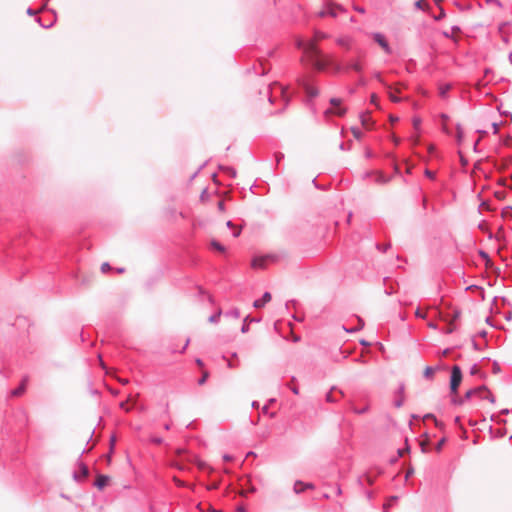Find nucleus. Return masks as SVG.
Segmentation results:
<instances>
[{
  "label": "nucleus",
  "mask_w": 512,
  "mask_h": 512,
  "mask_svg": "<svg viewBox=\"0 0 512 512\" xmlns=\"http://www.w3.org/2000/svg\"><path fill=\"white\" fill-rule=\"evenodd\" d=\"M312 57L319 69H324L325 67L329 66L332 68L334 73L345 72V66L343 64L327 57L317 47L312 48Z\"/></svg>",
  "instance_id": "nucleus-1"
},
{
  "label": "nucleus",
  "mask_w": 512,
  "mask_h": 512,
  "mask_svg": "<svg viewBox=\"0 0 512 512\" xmlns=\"http://www.w3.org/2000/svg\"><path fill=\"white\" fill-rule=\"evenodd\" d=\"M463 374L461 367L459 365H454L451 368L450 382H449V390L451 395H457L459 386L462 382Z\"/></svg>",
  "instance_id": "nucleus-2"
},
{
  "label": "nucleus",
  "mask_w": 512,
  "mask_h": 512,
  "mask_svg": "<svg viewBox=\"0 0 512 512\" xmlns=\"http://www.w3.org/2000/svg\"><path fill=\"white\" fill-rule=\"evenodd\" d=\"M481 390H488V387L486 385H481L479 387L469 389L462 397L452 395L451 404L455 406H462L466 401L470 400L473 395L480 393Z\"/></svg>",
  "instance_id": "nucleus-3"
},
{
  "label": "nucleus",
  "mask_w": 512,
  "mask_h": 512,
  "mask_svg": "<svg viewBox=\"0 0 512 512\" xmlns=\"http://www.w3.org/2000/svg\"><path fill=\"white\" fill-rule=\"evenodd\" d=\"M342 100L340 98L333 97L329 100V103L334 106V108H328L325 110L324 114L329 115L333 114L339 117H342L346 114V108L341 107Z\"/></svg>",
  "instance_id": "nucleus-4"
},
{
  "label": "nucleus",
  "mask_w": 512,
  "mask_h": 512,
  "mask_svg": "<svg viewBox=\"0 0 512 512\" xmlns=\"http://www.w3.org/2000/svg\"><path fill=\"white\" fill-rule=\"evenodd\" d=\"M372 38L374 42L377 43L387 55L392 54L391 46L383 33L374 32L372 33Z\"/></svg>",
  "instance_id": "nucleus-5"
},
{
  "label": "nucleus",
  "mask_w": 512,
  "mask_h": 512,
  "mask_svg": "<svg viewBox=\"0 0 512 512\" xmlns=\"http://www.w3.org/2000/svg\"><path fill=\"white\" fill-rule=\"evenodd\" d=\"M299 85L302 87L304 92L308 97V101H311L313 98H316L319 95V90L317 87L311 86L307 80L300 79Z\"/></svg>",
  "instance_id": "nucleus-6"
},
{
  "label": "nucleus",
  "mask_w": 512,
  "mask_h": 512,
  "mask_svg": "<svg viewBox=\"0 0 512 512\" xmlns=\"http://www.w3.org/2000/svg\"><path fill=\"white\" fill-rule=\"evenodd\" d=\"M28 381H29V377L27 375L24 376L22 378L19 386L16 387L15 389L11 390V392H10L11 396L19 397V396L23 395L24 392L26 391Z\"/></svg>",
  "instance_id": "nucleus-7"
},
{
  "label": "nucleus",
  "mask_w": 512,
  "mask_h": 512,
  "mask_svg": "<svg viewBox=\"0 0 512 512\" xmlns=\"http://www.w3.org/2000/svg\"><path fill=\"white\" fill-rule=\"evenodd\" d=\"M404 391L405 385L404 383H400L398 389L396 390L397 398L394 400V406L396 408H401L404 404Z\"/></svg>",
  "instance_id": "nucleus-8"
},
{
  "label": "nucleus",
  "mask_w": 512,
  "mask_h": 512,
  "mask_svg": "<svg viewBox=\"0 0 512 512\" xmlns=\"http://www.w3.org/2000/svg\"><path fill=\"white\" fill-rule=\"evenodd\" d=\"M272 298V295L270 292L266 291L263 293L262 297L260 299H256L253 302V307L256 309L264 307L268 302H270Z\"/></svg>",
  "instance_id": "nucleus-9"
},
{
  "label": "nucleus",
  "mask_w": 512,
  "mask_h": 512,
  "mask_svg": "<svg viewBox=\"0 0 512 512\" xmlns=\"http://www.w3.org/2000/svg\"><path fill=\"white\" fill-rule=\"evenodd\" d=\"M109 481L110 477L108 475L99 474L94 481V486L101 491L108 485Z\"/></svg>",
  "instance_id": "nucleus-10"
},
{
  "label": "nucleus",
  "mask_w": 512,
  "mask_h": 512,
  "mask_svg": "<svg viewBox=\"0 0 512 512\" xmlns=\"http://www.w3.org/2000/svg\"><path fill=\"white\" fill-rule=\"evenodd\" d=\"M261 321V318H257V317H252L250 315H247L244 319H243V323H242V326H241V332L243 334L247 333L250 329V327L248 326V322H260Z\"/></svg>",
  "instance_id": "nucleus-11"
},
{
  "label": "nucleus",
  "mask_w": 512,
  "mask_h": 512,
  "mask_svg": "<svg viewBox=\"0 0 512 512\" xmlns=\"http://www.w3.org/2000/svg\"><path fill=\"white\" fill-rule=\"evenodd\" d=\"M344 66H345V72L353 70L357 73H361L363 70L361 63L358 61L349 62V63L345 64Z\"/></svg>",
  "instance_id": "nucleus-12"
},
{
  "label": "nucleus",
  "mask_w": 512,
  "mask_h": 512,
  "mask_svg": "<svg viewBox=\"0 0 512 512\" xmlns=\"http://www.w3.org/2000/svg\"><path fill=\"white\" fill-rule=\"evenodd\" d=\"M83 453H84V450L82 451V453H81V454H83ZM81 456H82V455H80V456H79V458H81ZM77 464H78V467H79V469H80V473H79V474H80V475L82 476V478L84 479L85 477H87V476L89 475V468H88V466H87L84 462H82L80 459H78Z\"/></svg>",
  "instance_id": "nucleus-13"
},
{
  "label": "nucleus",
  "mask_w": 512,
  "mask_h": 512,
  "mask_svg": "<svg viewBox=\"0 0 512 512\" xmlns=\"http://www.w3.org/2000/svg\"><path fill=\"white\" fill-rule=\"evenodd\" d=\"M210 246L212 249H214L220 253H224L226 251V247L216 239L211 240Z\"/></svg>",
  "instance_id": "nucleus-14"
},
{
  "label": "nucleus",
  "mask_w": 512,
  "mask_h": 512,
  "mask_svg": "<svg viewBox=\"0 0 512 512\" xmlns=\"http://www.w3.org/2000/svg\"><path fill=\"white\" fill-rule=\"evenodd\" d=\"M424 419H432L435 423V426L437 428H439L440 430H443L445 425L443 422L439 421L434 414L432 413H427L425 416H424Z\"/></svg>",
  "instance_id": "nucleus-15"
},
{
  "label": "nucleus",
  "mask_w": 512,
  "mask_h": 512,
  "mask_svg": "<svg viewBox=\"0 0 512 512\" xmlns=\"http://www.w3.org/2000/svg\"><path fill=\"white\" fill-rule=\"evenodd\" d=\"M337 391L340 396L343 395L341 390H337L336 387H332L331 390L326 394V401L330 403H334L337 399L333 396V392Z\"/></svg>",
  "instance_id": "nucleus-16"
},
{
  "label": "nucleus",
  "mask_w": 512,
  "mask_h": 512,
  "mask_svg": "<svg viewBox=\"0 0 512 512\" xmlns=\"http://www.w3.org/2000/svg\"><path fill=\"white\" fill-rule=\"evenodd\" d=\"M435 370H436V368H434L432 366H426L423 371V377L427 380L433 379Z\"/></svg>",
  "instance_id": "nucleus-17"
},
{
  "label": "nucleus",
  "mask_w": 512,
  "mask_h": 512,
  "mask_svg": "<svg viewBox=\"0 0 512 512\" xmlns=\"http://www.w3.org/2000/svg\"><path fill=\"white\" fill-rule=\"evenodd\" d=\"M304 485V482L301 481V480H297L295 481L294 485H293V491L295 494H301L303 493L306 489L303 487Z\"/></svg>",
  "instance_id": "nucleus-18"
},
{
  "label": "nucleus",
  "mask_w": 512,
  "mask_h": 512,
  "mask_svg": "<svg viewBox=\"0 0 512 512\" xmlns=\"http://www.w3.org/2000/svg\"><path fill=\"white\" fill-rule=\"evenodd\" d=\"M252 267L253 268H264L265 267V259L259 258V257L253 258Z\"/></svg>",
  "instance_id": "nucleus-19"
},
{
  "label": "nucleus",
  "mask_w": 512,
  "mask_h": 512,
  "mask_svg": "<svg viewBox=\"0 0 512 512\" xmlns=\"http://www.w3.org/2000/svg\"><path fill=\"white\" fill-rule=\"evenodd\" d=\"M218 168L220 170L225 171L226 173H228L232 178H235L236 175H237L236 170L233 167L219 165Z\"/></svg>",
  "instance_id": "nucleus-20"
},
{
  "label": "nucleus",
  "mask_w": 512,
  "mask_h": 512,
  "mask_svg": "<svg viewBox=\"0 0 512 512\" xmlns=\"http://www.w3.org/2000/svg\"><path fill=\"white\" fill-rule=\"evenodd\" d=\"M224 315L226 317L239 318L240 317V310L238 308L234 307V308L226 311Z\"/></svg>",
  "instance_id": "nucleus-21"
},
{
  "label": "nucleus",
  "mask_w": 512,
  "mask_h": 512,
  "mask_svg": "<svg viewBox=\"0 0 512 512\" xmlns=\"http://www.w3.org/2000/svg\"><path fill=\"white\" fill-rule=\"evenodd\" d=\"M318 15L320 17H326V16H332V17H336V13L334 11L333 8H327V9H323L321 10Z\"/></svg>",
  "instance_id": "nucleus-22"
},
{
  "label": "nucleus",
  "mask_w": 512,
  "mask_h": 512,
  "mask_svg": "<svg viewBox=\"0 0 512 512\" xmlns=\"http://www.w3.org/2000/svg\"><path fill=\"white\" fill-rule=\"evenodd\" d=\"M221 315H222V311L218 310L217 312L210 315V317L208 318V321L210 323L216 324L219 322Z\"/></svg>",
  "instance_id": "nucleus-23"
},
{
  "label": "nucleus",
  "mask_w": 512,
  "mask_h": 512,
  "mask_svg": "<svg viewBox=\"0 0 512 512\" xmlns=\"http://www.w3.org/2000/svg\"><path fill=\"white\" fill-rule=\"evenodd\" d=\"M456 131H457V135H456L457 142L460 144L464 137V131H463V128L460 123L456 124Z\"/></svg>",
  "instance_id": "nucleus-24"
},
{
  "label": "nucleus",
  "mask_w": 512,
  "mask_h": 512,
  "mask_svg": "<svg viewBox=\"0 0 512 512\" xmlns=\"http://www.w3.org/2000/svg\"><path fill=\"white\" fill-rule=\"evenodd\" d=\"M259 65L261 67V70L259 71L256 66L253 67L256 74L264 76L268 73L269 69L264 66V63L262 61L259 62Z\"/></svg>",
  "instance_id": "nucleus-25"
},
{
  "label": "nucleus",
  "mask_w": 512,
  "mask_h": 512,
  "mask_svg": "<svg viewBox=\"0 0 512 512\" xmlns=\"http://www.w3.org/2000/svg\"><path fill=\"white\" fill-rule=\"evenodd\" d=\"M451 89V85L450 84H445L443 86L440 87V91H439V94L442 98H445L449 92V90Z\"/></svg>",
  "instance_id": "nucleus-26"
},
{
  "label": "nucleus",
  "mask_w": 512,
  "mask_h": 512,
  "mask_svg": "<svg viewBox=\"0 0 512 512\" xmlns=\"http://www.w3.org/2000/svg\"><path fill=\"white\" fill-rule=\"evenodd\" d=\"M461 316V310L459 308H452L451 314H449V317H451L452 320H457Z\"/></svg>",
  "instance_id": "nucleus-27"
},
{
  "label": "nucleus",
  "mask_w": 512,
  "mask_h": 512,
  "mask_svg": "<svg viewBox=\"0 0 512 512\" xmlns=\"http://www.w3.org/2000/svg\"><path fill=\"white\" fill-rule=\"evenodd\" d=\"M35 21L42 27V28H45V29H48V28H51L54 24L55 21H52L50 23H44L42 21V19L40 17H36L35 18Z\"/></svg>",
  "instance_id": "nucleus-28"
},
{
  "label": "nucleus",
  "mask_w": 512,
  "mask_h": 512,
  "mask_svg": "<svg viewBox=\"0 0 512 512\" xmlns=\"http://www.w3.org/2000/svg\"><path fill=\"white\" fill-rule=\"evenodd\" d=\"M410 452V446L408 444V440L406 439V447L405 448H399L397 450L398 457H403L405 453Z\"/></svg>",
  "instance_id": "nucleus-29"
},
{
  "label": "nucleus",
  "mask_w": 512,
  "mask_h": 512,
  "mask_svg": "<svg viewBox=\"0 0 512 512\" xmlns=\"http://www.w3.org/2000/svg\"><path fill=\"white\" fill-rule=\"evenodd\" d=\"M351 132L355 139L360 140L362 138V131L358 127H352Z\"/></svg>",
  "instance_id": "nucleus-30"
},
{
  "label": "nucleus",
  "mask_w": 512,
  "mask_h": 512,
  "mask_svg": "<svg viewBox=\"0 0 512 512\" xmlns=\"http://www.w3.org/2000/svg\"><path fill=\"white\" fill-rule=\"evenodd\" d=\"M359 117H360V122H361L362 126H364L366 128H370V122H369V119L366 117V115L364 113H361Z\"/></svg>",
  "instance_id": "nucleus-31"
},
{
  "label": "nucleus",
  "mask_w": 512,
  "mask_h": 512,
  "mask_svg": "<svg viewBox=\"0 0 512 512\" xmlns=\"http://www.w3.org/2000/svg\"><path fill=\"white\" fill-rule=\"evenodd\" d=\"M478 254H479L480 258L482 260H484L486 263L491 262V258H490L489 254L486 251L479 250Z\"/></svg>",
  "instance_id": "nucleus-32"
},
{
  "label": "nucleus",
  "mask_w": 512,
  "mask_h": 512,
  "mask_svg": "<svg viewBox=\"0 0 512 512\" xmlns=\"http://www.w3.org/2000/svg\"><path fill=\"white\" fill-rule=\"evenodd\" d=\"M488 394L486 396H481L482 399L488 400L490 403H495L496 398L495 396L488 390H485Z\"/></svg>",
  "instance_id": "nucleus-33"
},
{
  "label": "nucleus",
  "mask_w": 512,
  "mask_h": 512,
  "mask_svg": "<svg viewBox=\"0 0 512 512\" xmlns=\"http://www.w3.org/2000/svg\"><path fill=\"white\" fill-rule=\"evenodd\" d=\"M446 441H447V438H446V437H442V438L438 441V443L436 444V446H435V450H436L437 452H440V451L442 450L443 445L446 443Z\"/></svg>",
  "instance_id": "nucleus-34"
},
{
  "label": "nucleus",
  "mask_w": 512,
  "mask_h": 512,
  "mask_svg": "<svg viewBox=\"0 0 512 512\" xmlns=\"http://www.w3.org/2000/svg\"><path fill=\"white\" fill-rule=\"evenodd\" d=\"M362 479H364L367 482V484H369V485H372L374 483V478L372 476H370L369 474H364L363 476H361L359 478V481L361 482Z\"/></svg>",
  "instance_id": "nucleus-35"
},
{
  "label": "nucleus",
  "mask_w": 512,
  "mask_h": 512,
  "mask_svg": "<svg viewBox=\"0 0 512 512\" xmlns=\"http://www.w3.org/2000/svg\"><path fill=\"white\" fill-rule=\"evenodd\" d=\"M446 16V12L443 7H440V12L438 15L434 16L435 21H441Z\"/></svg>",
  "instance_id": "nucleus-36"
},
{
  "label": "nucleus",
  "mask_w": 512,
  "mask_h": 512,
  "mask_svg": "<svg viewBox=\"0 0 512 512\" xmlns=\"http://www.w3.org/2000/svg\"><path fill=\"white\" fill-rule=\"evenodd\" d=\"M209 199L208 189L204 188L200 194V201L205 202Z\"/></svg>",
  "instance_id": "nucleus-37"
},
{
  "label": "nucleus",
  "mask_w": 512,
  "mask_h": 512,
  "mask_svg": "<svg viewBox=\"0 0 512 512\" xmlns=\"http://www.w3.org/2000/svg\"><path fill=\"white\" fill-rule=\"evenodd\" d=\"M412 122H413V127H414V129H415V130H418V129L420 128V125H421V123H422V120H421V118H420V117L415 116V117L413 118V121H412Z\"/></svg>",
  "instance_id": "nucleus-38"
},
{
  "label": "nucleus",
  "mask_w": 512,
  "mask_h": 512,
  "mask_svg": "<svg viewBox=\"0 0 512 512\" xmlns=\"http://www.w3.org/2000/svg\"><path fill=\"white\" fill-rule=\"evenodd\" d=\"M442 36L446 39H451V40L457 42V38L453 36V33H450L448 31H442Z\"/></svg>",
  "instance_id": "nucleus-39"
},
{
  "label": "nucleus",
  "mask_w": 512,
  "mask_h": 512,
  "mask_svg": "<svg viewBox=\"0 0 512 512\" xmlns=\"http://www.w3.org/2000/svg\"><path fill=\"white\" fill-rule=\"evenodd\" d=\"M389 180H390V178H388V177H387V176H385L384 174H380V175L377 177V182H378V183L385 184V183H387Z\"/></svg>",
  "instance_id": "nucleus-40"
},
{
  "label": "nucleus",
  "mask_w": 512,
  "mask_h": 512,
  "mask_svg": "<svg viewBox=\"0 0 512 512\" xmlns=\"http://www.w3.org/2000/svg\"><path fill=\"white\" fill-rule=\"evenodd\" d=\"M208 377H209L208 372L203 373V375L198 379V384L199 385L205 384V382L207 381Z\"/></svg>",
  "instance_id": "nucleus-41"
},
{
  "label": "nucleus",
  "mask_w": 512,
  "mask_h": 512,
  "mask_svg": "<svg viewBox=\"0 0 512 512\" xmlns=\"http://www.w3.org/2000/svg\"><path fill=\"white\" fill-rule=\"evenodd\" d=\"M207 162H204L202 165L199 166V168L197 169L196 172H194L191 177H190V181H193L195 179V177L198 175V173L206 166Z\"/></svg>",
  "instance_id": "nucleus-42"
},
{
  "label": "nucleus",
  "mask_w": 512,
  "mask_h": 512,
  "mask_svg": "<svg viewBox=\"0 0 512 512\" xmlns=\"http://www.w3.org/2000/svg\"><path fill=\"white\" fill-rule=\"evenodd\" d=\"M110 270H111V265H110L108 262H103V263L101 264V271H102L103 273H106V272H108V271H110Z\"/></svg>",
  "instance_id": "nucleus-43"
},
{
  "label": "nucleus",
  "mask_w": 512,
  "mask_h": 512,
  "mask_svg": "<svg viewBox=\"0 0 512 512\" xmlns=\"http://www.w3.org/2000/svg\"><path fill=\"white\" fill-rule=\"evenodd\" d=\"M500 371H501V368H500L499 363L497 361H494L493 366H492V372L494 374H498V373H500Z\"/></svg>",
  "instance_id": "nucleus-44"
},
{
  "label": "nucleus",
  "mask_w": 512,
  "mask_h": 512,
  "mask_svg": "<svg viewBox=\"0 0 512 512\" xmlns=\"http://www.w3.org/2000/svg\"><path fill=\"white\" fill-rule=\"evenodd\" d=\"M375 246H376L377 250L382 251V252H386L387 249L391 247L390 244H387V245L383 246V245H381L379 243H376Z\"/></svg>",
  "instance_id": "nucleus-45"
},
{
  "label": "nucleus",
  "mask_w": 512,
  "mask_h": 512,
  "mask_svg": "<svg viewBox=\"0 0 512 512\" xmlns=\"http://www.w3.org/2000/svg\"><path fill=\"white\" fill-rule=\"evenodd\" d=\"M509 183H510V177H508V178H501L499 180V184L504 186V187H509L510 186Z\"/></svg>",
  "instance_id": "nucleus-46"
},
{
  "label": "nucleus",
  "mask_w": 512,
  "mask_h": 512,
  "mask_svg": "<svg viewBox=\"0 0 512 512\" xmlns=\"http://www.w3.org/2000/svg\"><path fill=\"white\" fill-rule=\"evenodd\" d=\"M115 441H116V437L114 435H112L110 437V453H109V456L113 453L114 451V445H115Z\"/></svg>",
  "instance_id": "nucleus-47"
},
{
  "label": "nucleus",
  "mask_w": 512,
  "mask_h": 512,
  "mask_svg": "<svg viewBox=\"0 0 512 512\" xmlns=\"http://www.w3.org/2000/svg\"><path fill=\"white\" fill-rule=\"evenodd\" d=\"M284 159V154L281 153V152H277L275 154V160H276V164L279 165L280 162Z\"/></svg>",
  "instance_id": "nucleus-48"
},
{
  "label": "nucleus",
  "mask_w": 512,
  "mask_h": 512,
  "mask_svg": "<svg viewBox=\"0 0 512 512\" xmlns=\"http://www.w3.org/2000/svg\"><path fill=\"white\" fill-rule=\"evenodd\" d=\"M424 175L429 178V179H435V173L429 169H426L425 172H424Z\"/></svg>",
  "instance_id": "nucleus-49"
},
{
  "label": "nucleus",
  "mask_w": 512,
  "mask_h": 512,
  "mask_svg": "<svg viewBox=\"0 0 512 512\" xmlns=\"http://www.w3.org/2000/svg\"><path fill=\"white\" fill-rule=\"evenodd\" d=\"M506 434V430L505 429H499L497 430V432L495 433L494 437L495 438H502L504 437Z\"/></svg>",
  "instance_id": "nucleus-50"
},
{
  "label": "nucleus",
  "mask_w": 512,
  "mask_h": 512,
  "mask_svg": "<svg viewBox=\"0 0 512 512\" xmlns=\"http://www.w3.org/2000/svg\"><path fill=\"white\" fill-rule=\"evenodd\" d=\"M151 442L155 444H161L163 443V438L160 436H153L151 437Z\"/></svg>",
  "instance_id": "nucleus-51"
},
{
  "label": "nucleus",
  "mask_w": 512,
  "mask_h": 512,
  "mask_svg": "<svg viewBox=\"0 0 512 512\" xmlns=\"http://www.w3.org/2000/svg\"><path fill=\"white\" fill-rule=\"evenodd\" d=\"M485 2L487 4H494V5H496L499 8L502 7V2L500 0H485Z\"/></svg>",
  "instance_id": "nucleus-52"
},
{
  "label": "nucleus",
  "mask_w": 512,
  "mask_h": 512,
  "mask_svg": "<svg viewBox=\"0 0 512 512\" xmlns=\"http://www.w3.org/2000/svg\"><path fill=\"white\" fill-rule=\"evenodd\" d=\"M415 316L417 318H421V319H425L426 318V314L421 312L420 308H417L416 311H415Z\"/></svg>",
  "instance_id": "nucleus-53"
},
{
  "label": "nucleus",
  "mask_w": 512,
  "mask_h": 512,
  "mask_svg": "<svg viewBox=\"0 0 512 512\" xmlns=\"http://www.w3.org/2000/svg\"><path fill=\"white\" fill-rule=\"evenodd\" d=\"M454 331H455V326L454 325H448L445 328L444 333L445 334H452Z\"/></svg>",
  "instance_id": "nucleus-54"
},
{
  "label": "nucleus",
  "mask_w": 512,
  "mask_h": 512,
  "mask_svg": "<svg viewBox=\"0 0 512 512\" xmlns=\"http://www.w3.org/2000/svg\"><path fill=\"white\" fill-rule=\"evenodd\" d=\"M398 499H399V497L397 495H392L389 497L388 502L386 504H388V506H390V505H392V503L396 502Z\"/></svg>",
  "instance_id": "nucleus-55"
},
{
  "label": "nucleus",
  "mask_w": 512,
  "mask_h": 512,
  "mask_svg": "<svg viewBox=\"0 0 512 512\" xmlns=\"http://www.w3.org/2000/svg\"><path fill=\"white\" fill-rule=\"evenodd\" d=\"M312 184L314 185V187H315L316 189H319V190H325V187H324V186H322V185H319V183L317 182L316 178H314V179L312 180Z\"/></svg>",
  "instance_id": "nucleus-56"
},
{
  "label": "nucleus",
  "mask_w": 512,
  "mask_h": 512,
  "mask_svg": "<svg viewBox=\"0 0 512 512\" xmlns=\"http://www.w3.org/2000/svg\"><path fill=\"white\" fill-rule=\"evenodd\" d=\"M73 479L76 482H82V480H83L82 476L79 473L75 472V471L73 472Z\"/></svg>",
  "instance_id": "nucleus-57"
},
{
  "label": "nucleus",
  "mask_w": 512,
  "mask_h": 512,
  "mask_svg": "<svg viewBox=\"0 0 512 512\" xmlns=\"http://www.w3.org/2000/svg\"><path fill=\"white\" fill-rule=\"evenodd\" d=\"M390 100L392 102L399 103L401 101V97L394 95V94H390Z\"/></svg>",
  "instance_id": "nucleus-58"
},
{
  "label": "nucleus",
  "mask_w": 512,
  "mask_h": 512,
  "mask_svg": "<svg viewBox=\"0 0 512 512\" xmlns=\"http://www.w3.org/2000/svg\"><path fill=\"white\" fill-rule=\"evenodd\" d=\"M478 372V367H477V364H473L470 368V374L471 375H476Z\"/></svg>",
  "instance_id": "nucleus-59"
},
{
  "label": "nucleus",
  "mask_w": 512,
  "mask_h": 512,
  "mask_svg": "<svg viewBox=\"0 0 512 512\" xmlns=\"http://www.w3.org/2000/svg\"><path fill=\"white\" fill-rule=\"evenodd\" d=\"M217 207H218V210L223 212L225 211V203L224 201H219L218 204H217Z\"/></svg>",
  "instance_id": "nucleus-60"
},
{
  "label": "nucleus",
  "mask_w": 512,
  "mask_h": 512,
  "mask_svg": "<svg viewBox=\"0 0 512 512\" xmlns=\"http://www.w3.org/2000/svg\"><path fill=\"white\" fill-rule=\"evenodd\" d=\"M119 407L125 411L130 410V408L127 406V402H125V401L120 402Z\"/></svg>",
  "instance_id": "nucleus-61"
},
{
  "label": "nucleus",
  "mask_w": 512,
  "mask_h": 512,
  "mask_svg": "<svg viewBox=\"0 0 512 512\" xmlns=\"http://www.w3.org/2000/svg\"><path fill=\"white\" fill-rule=\"evenodd\" d=\"M492 128H493V134H497L498 131H499V123L493 122L492 123Z\"/></svg>",
  "instance_id": "nucleus-62"
},
{
  "label": "nucleus",
  "mask_w": 512,
  "mask_h": 512,
  "mask_svg": "<svg viewBox=\"0 0 512 512\" xmlns=\"http://www.w3.org/2000/svg\"><path fill=\"white\" fill-rule=\"evenodd\" d=\"M26 13H27V15H29V16H34V15H36V13H37V12H36V10H34L33 8L28 7V8H27V10H26Z\"/></svg>",
  "instance_id": "nucleus-63"
},
{
  "label": "nucleus",
  "mask_w": 512,
  "mask_h": 512,
  "mask_svg": "<svg viewBox=\"0 0 512 512\" xmlns=\"http://www.w3.org/2000/svg\"><path fill=\"white\" fill-rule=\"evenodd\" d=\"M415 8L417 9H423V0H417L414 4Z\"/></svg>",
  "instance_id": "nucleus-64"
}]
</instances>
